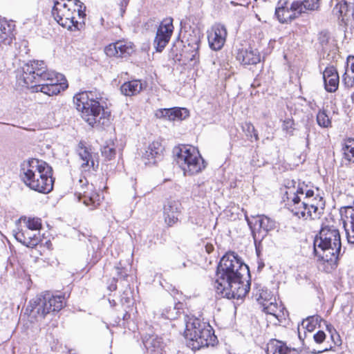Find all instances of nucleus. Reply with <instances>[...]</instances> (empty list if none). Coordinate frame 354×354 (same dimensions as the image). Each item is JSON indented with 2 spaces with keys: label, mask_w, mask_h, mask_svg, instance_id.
I'll return each mask as SVG.
<instances>
[{
  "label": "nucleus",
  "mask_w": 354,
  "mask_h": 354,
  "mask_svg": "<svg viewBox=\"0 0 354 354\" xmlns=\"http://www.w3.org/2000/svg\"><path fill=\"white\" fill-rule=\"evenodd\" d=\"M214 288L218 294L227 299H241L249 292V268L235 252H228L221 259Z\"/></svg>",
  "instance_id": "f257e3e1"
},
{
  "label": "nucleus",
  "mask_w": 354,
  "mask_h": 354,
  "mask_svg": "<svg viewBox=\"0 0 354 354\" xmlns=\"http://www.w3.org/2000/svg\"><path fill=\"white\" fill-rule=\"evenodd\" d=\"M19 84L30 87L48 96L57 95L68 87L64 76L53 71H48L43 61L34 60L26 63L17 75Z\"/></svg>",
  "instance_id": "f03ea898"
},
{
  "label": "nucleus",
  "mask_w": 354,
  "mask_h": 354,
  "mask_svg": "<svg viewBox=\"0 0 354 354\" xmlns=\"http://www.w3.org/2000/svg\"><path fill=\"white\" fill-rule=\"evenodd\" d=\"M73 102L81 112L82 119L90 126L101 127L109 124L111 112L104 109V102L100 92L95 90L76 94Z\"/></svg>",
  "instance_id": "7ed1b4c3"
},
{
  "label": "nucleus",
  "mask_w": 354,
  "mask_h": 354,
  "mask_svg": "<svg viewBox=\"0 0 354 354\" xmlns=\"http://www.w3.org/2000/svg\"><path fill=\"white\" fill-rule=\"evenodd\" d=\"M53 170L46 162L31 158L21 165V178L30 189L42 194H48L53 189Z\"/></svg>",
  "instance_id": "20e7f679"
},
{
  "label": "nucleus",
  "mask_w": 354,
  "mask_h": 354,
  "mask_svg": "<svg viewBox=\"0 0 354 354\" xmlns=\"http://www.w3.org/2000/svg\"><path fill=\"white\" fill-rule=\"evenodd\" d=\"M297 192L300 196L290 193L291 204L290 211L299 218L304 220H316L320 218L324 212L325 201L315 191L309 189L303 183H299Z\"/></svg>",
  "instance_id": "39448f33"
},
{
  "label": "nucleus",
  "mask_w": 354,
  "mask_h": 354,
  "mask_svg": "<svg viewBox=\"0 0 354 354\" xmlns=\"http://www.w3.org/2000/svg\"><path fill=\"white\" fill-rule=\"evenodd\" d=\"M86 6L80 0H55L51 10L54 19L71 31L81 30L84 25Z\"/></svg>",
  "instance_id": "423d86ee"
},
{
  "label": "nucleus",
  "mask_w": 354,
  "mask_h": 354,
  "mask_svg": "<svg viewBox=\"0 0 354 354\" xmlns=\"http://www.w3.org/2000/svg\"><path fill=\"white\" fill-rule=\"evenodd\" d=\"M341 247L339 230L333 226L322 227L314 241L315 256L319 261L327 263L330 269L336 268Z\"/></svg>",
  "instance_id": "0eeeda50"
},
{
  "label": "nucleus",
  "mask_w": 354,
  "mask_h": 354,
  "mask_svg": "<svg viewBox=\"0 0 354 354\" xmlns=\"http://www.w3.org/2000/svg\"><path fill=\"white\" fill-rule=\"evenodd\" d=\"M184 335L187 346L194 351L214 346L217 339L209 324L194 317H187Z\"/></svg>",
  "instance_id": "6e6552de"
},
{
  "label": "nucleus",
  "mask_w": 354,
  "mask_h": 354,
  "mask_svg": "<svg viewBox=\"0 0 354 354\" xmlns=\"http://www.w3.org/2000/svg\"><path fill=\"white\" fill-rule=\"evenodd\" d=\"M64 306V297L54 296L49 292H41L31 299L26 308L30 317L37 321L43 319L46 315L59 311Z\"/></svg>",
  "instance_id": "1a4fd4ad"
},
{
  "label": "nucleus",
  "mask_w": 354,
  "mask_h": 354,
  "mask_svg": "<svg viewBox=\"0 0 354 354\" xmlns=\"http://www.w3.org/2000/svg\"><path fill=\"white\" fill-rule=\"evenodd\" d=\"M175 161L185 175L192 176L201 172L205 167V162L199 151L192 146L183 145L174 148Z\"/></svg>",
  "instance_id": "9d476101"
},
{
  "label": "nucleus",
  "mask_w": 354,
  "mask_h": 354,
  "mask_svg": "<svg viewBox=\"0 0 354 354\" xmlns=\"http://www.w3.org/2000/svg\"><path fill=\"white\" fill-rule=\"evenodd\" d=\"M174 31L173 19H165L159 25L153 41L157 52H162L169 43Z\"/></svg>",
  "instance_id": "9b49d317"
},
{
  "label": "nucleus",
  "mask_w": 354,
  "mask_h": 354,
  "mask_svg": "<svg viewBox=\"0 0 354 354\" xmlns=\"http://www.w3.org/2000/svg\"><path fill=\"white\" fill-rule=\"evenodd\" d=\"M227 35V30L224 25L214 24L207 32L209 47L214 50H221L225 42Z\"/></svg>",
  "instance_id": "f8f14e48"
},
{
  "label": "nucleus",
  "mask_w": 354,
  "mask_h": 354,
  "mask_svg": "<svg viewBox=\"0 0 354 354\" xmlns=\"http://www.w3.org/2000/svg\"><path fill=\"white\" fill-rule=\"evenodd\" d=\"M276 227V222L270 218L261 215L256 218L254 228L252 230V236L256 241L257 239H263L268 232Z\"/></svg>",
  "instance_id": "ddd939ff"
},
{
  "label": "nucleus",
  "mask_w": 354,
  "mask_h": 354,
  "mask_svg": "<svg viewBox=\"0 0 354 354\" xmlns=\"http://www.w3.org/2000/svg\"><path fill=\"white\" fill-rule=\"evenodd\" d=\"M164 147L159 142H153L145 149L142 160L145 165L156 164L163 156Z\"/></svg>",
  "instance_id": "4468645a"
},
{
  "label": "nucleus",
  "mask_w": 354,
  "mask_h": 354,
  "mask_svg": "<svg viewBox=\"0 0 354 354\" xmlns=\"http://www.w3.org/2000/svg\"><path fill=\"white\" fill-rule=\"evenodd\" d=\"M104 51L109 57H126L133 52V48L130 42L118 41L106 46Z\"/></svg>",
  "instance_id": "2eb2a0df"
},
{
  "label": "nucleus",
  "mask_w": 354,
  "mask_h": 354,
  "mask_svg": "<svg viewBox=\"0 0 354 354\" xmlns=\"http://www.w3.org/2000/svg\"><path fill=\"white\" fill-rule=\"evenodd\" d=\"M181 209V203L178 201L170 200L165 204L163 207L164 220L169 227L177 223Z\"/></svg>",
  "instance_id": "dca6fc26"
},
{
  "label": "nucleus",
  "mask_w": 354,
  "mask_h": 354,
  "mask_svg": "<svg viewBox=\"0 0 354 354\" xmlns=\"http://www.w3.org/2000/svg\"><path fill=\"white\" fill-rule=\"evenodd\" d=\"M13 30L14 25L12 22L0 19V57L13 41Z\"/></svg>",
  "instance_id": "f3484780"
},
{
  "label": "nucleus",
  "mask_w": 354,
  "mask_h": 354,
  "mask_svg": "<svg viewBox=\"0 0 354 354\" xmlns=\"http://www.w3.org/2000/svg\"><path fill=\"white\" fill-rule=\"evenodd\" d=\"M340 214L344 219L348 242L354 244V208L352 206L341 207Z\"/></svg>",
  "instance_id": "a211bd4d"
},
{
  "label": "nucleus",
  "mask_w": 354,
  "mask_h": 354,
  "mask_svg": "<svg viewBox=\"0 0 354 354\" xmlns=\"http://www.w3.org/2000/svg\"><path fill=\"white\" fill-rule=\"evenodd\" d=\"M325 89L330 93L335 92L339 86V77L337 69L333 66H327L323 72Z\"/></svg>",
  "instance_id": "6ab92c4d"
},
{
  "label": "nucleus",
  "mask_w": 354,
  "mask_h": 354,
  "mask_svg": "<svg viewBox=\"0 0 354 354\" xmlns=\"http://www.w3.org/2000/svg\"><path fill=\"white\" fill-rule=\"evenodd\" d=\"M156 116L158 118H167L169 120H184L189 115V111L185 108L174 107L171 109H161L156 112Z\"/></svg>",
  "instance_id": "aec40b11"
},
{
  "label": "nucleus",
  "mask_w": 354,
  "mask_h": 354,
  "mask_svg": "<svg viewBox=\"0 0 354 354\" xmlns=\"http://www.w3.org/2000/svg\"><path fill=\"white\" fill-rule=\"evenodd\" d=\"M236 59L243 65H255L261 61L258 50L251 48L239 50Z\"/></svg>",
  "instance_id": "412c9836"
},
{
  "label": "nucleus",
  "mask_w": 354,
  "mask_h": 354,
  "mask_svg": "<svg viewBox=\"0 0 354 354\" xmlns=\"http://www.w3.org/2000/svg\"><path fill=\"white\" fill-rule=\"evenodd\" d=\"M143 344L149 354H162L165 344L162 337L155 335H146Z\"/></svg>",
  "instance_id": "4be33fe9"
},
{
  "label": "nucleus",
  "mask_w": 354,
  "mask_h": 354,
  "mask_svg": "<svg viewBox=\"0 0 354 354\" xmlns=\"http://www.w3.org/2000/svg\"><path fill=\"white\" fill-rule=\"evenodd\" d=\"M30 230H21L15 233V239L28 248H34L40 241L39 236L35 233H32Z\"/></svg>",
  "instance_id": "5701e85b"
},
{
  "label": "nucleus",
  "mask_w": 354,
  "mask_h": 354,
  "mask_svg": "<svg viewBox=\"0 0 354 354\" xmlns=\"http://www.w3.org/2000/svg\"><path fill=\"white\" fill-rule=\"evenodd\" d=\"M80 201L86 206H91L90 209H93L97 207L100 203V194L93 190V185L88 187L87 191L83 193H80Z\"/></svg>",
  "instance_id": "b1692460"
},
{
  "label": "nucleus",
  "mask_w": 354,
  "mask_h": 354,
  "mask_svg": "<svg viewBox=\"0 0 354 354\" xmlns=\"http://www.w3.org/2000/svg\"><path fill=\"white\" fill-rule=\"evenodd\" d=\"M319 7V0L295 1L290 4V9L297 11L300 15L308 10H315Z\"/></svg>",
  "instance_id": "393cba45"
},
{
  "label": "nucleus",
  "mask_w": 354,
  "mask_h": 354,
  "mask_svg": "<svg viewBox=\"0 0 354 354\" xmlns=\"http://www.w3.org/2000/svg\"><path fill=\"white\" fill-rule=\"evenodd\" d=\"M261 304L263 307V311L272 316L277 320H279L283 315V308L281 305H278L276 301H263Z\"/></svg>",
  "instance_id": "a878e982"
},
{
  "label": "nucleus",
  "mask_w": 354,
  "mask_h": 354,
  "mask_svg": "<svg viewBox=\"0 0 354 354\" xmlns=\"http://www.w3.org/2000/svg\"><path fill=\"white\" fill-rule=\"evenodd\" d=\"M142 88V83L135 80L124 83L120 87V91L126 96H133L138 94Z\"/></svg>",
  "instance_id": "bb28decb"
},
{
  "label": "nucleus",
  "mask_w": 354,
  "mask_h": 354,
  "mask_svg": "<svg viewBox=\"0 0 354 354\" xmlns=\"http://www.w3.org/2000/svg\"><path fill=\"white\" fill-rule=\"evenodd\" d=\"M78 154L80 158L82 160V167L84 168L89 166L91 162V167L95 170V162L92 159V153L90 151V149L85 147L82 142H80L78 145Z\"/></svg>",
  "instance_id": "cd10ccee"
},
{
  "label": "nucleus",
  "mask_w": 354,
  "mask_h": 354,
  "mask_svg": "<svg viewBox=\"0 0 354 354\" xmlns=\"http://www.w3.org/2000/svg\"><path fill=\"white\" fill-rule=\"evenodd\" d=\"M279 13H274L278 21L281 24H288L298 18L300 16V13L297 11H295L290 9V6Z\"/></svg>",
  "instance_id": "c85d7f7f"
},
{
  "label": "nucleus",
  "mask_w": 354,
  "mask_h": 354,
  "mask_svg": "<svg viewBox=\"0 0 354 354\" xmlns=\"http://www.w3.org/2000/svg\"><path fill=\"white\" fill-rule=\"evenodd\" d=\"M342 80L347 87L354 86V57L347 59L346 68L342 76Z\"/></svg>",
  "instance_id": "c756f323"
},
{
  "label": "nucleus",
  "mask_w": 354,
  "mask_h": 354,
  "mask_svg": "<svg viewBox=\"0 0 354 354\" xmlns=\"http://www.w3.org/2000/svg\"><path fill=\"white\" fill-rule=\"evenodd\" d=\"M200 43V39L196 36L193 37L190 41L189 39L187 40V45L191 48V53L189 56L187 57V59L190 62H193L194 64L199 62Z\"/></svg>",
  "instance_id": "7c9ffc66"
},
{
  "label": "nucleus",
  "mask_w": 354,
  "mask_h": 354,
  "mask_svg": "<svg viewBox=\"0 0 354 354\" xmlns=\"http://www.w3.org/2000/svg\"><path fill=\"white\" fill-rule=\"evenodd\" d=\"M297 182L294 180H287L285 183L286 191L283 194V202L286 203V206L290 210V207L291 204V196L290 193H293L296 196H300V194L297 192V187L296 188L295 185Z\"/></svg>",
  "instance_id": "2f4dec72"
},
{
  "label": "nucleus",
  "mask_w": 354,
  "mask_h": 354,
  "mask_svg": "<svg viewBox=\"0 0 354 354\" xmlns=\"http://www.w3.org/2000/svg\"><path fill=\"white\" fill-rule=\"evenodd\" d=\"M183 304L177 303L175 304L174 307L169 306L165 308L162 312V316L165 319L173 320L176 319L180 313V309L182 308Z\"/></svg>",
  "instance_id": "473e14b6"
},
{
  "label": "nucleus",
  "mask_w": 354,
  "mask_h": 354,
  "mask_svg": "<svg viewBox=\"0 0 354 354\" xmlns=\"http://www.w3.org/2000/svg\"><path fill=\"white\" fill-rule=\"evenodd\" d=\"M242 129L245 132L248 138H252L253 136L255 140H259V136L254 125L250 122H245L242 124Z\"/></svg>",
  "instance_id": "72a5a7b5"
},
{
  "label": "nucleus",
  "mask_w": 354,
  "mask_h": 354,
  "mask_svg": "<svg viewBox=\"0 0 354 354\" xmlns=\"http://www.w3.org/2000/svg\"><path fill=\"white\" fill-rule=\"evenodd\" d=\"M317 122L319 126L324 128H328L331 124V121L324 110L318 112Z\"/></svg>",
  "instance_id": "f704fd0d"
},
{
  "label": "nucleus",
  "mask_w": 354,
  "mask_h": 354,
  "mask_svg": "<svg viewBox=\"0 0 354 354\" xmlns=\"http://www.w3.org/2000/svg\"><path fill=\"white\" fill-rule=\"evenodd\" d=\"M344 157L354 162V140H348L344 147Z\"/></svg>",
  "instance_id": "c9c22d12"
},
{
  "label": "nucleus",
  "mask_w": 354,
  "mask_h": 354,
  "mask_svg": "<svg viewBox=\"0 0 354 354\" xmlns=\"http://www.w3.org/2000/svg\"><path fill=\"white\" fill-rule=\"evenodd\" d=\"M319 319L320 317L318 316L308 317L306 319L303 320L302 326L304 328H306L308 332H312L315 329Z\"/></svg>",
  "instance_id": "e433bc0d"
},
{
  "label": "nucleus",
  "mask_w": 354,
  "mask_h": 354,
  "mask_svg": "<svg viewBox=\"0 0 354 354\" xmlns=\"http://www.w3.org/2000/svg\"><path fill=\"white\" fill-rule=\"evenodd\" d=\"M334 15L339 17H343L348 12V4L346 1H340L336 4L333 10Z\"/></svg>",
  "instance_id": "4c0bfd02"
},
{
  "label": "nucleus",
  "mask_w": 354,
  "mask_h": 354,
  "mask_svg": "<svg viewBox=\"0 0 354 354\" xmlns=\"http://www.w3.org/2000/svg\"><path fill=\"white\" fill-rule=\"evenodd\" d=\"M26 229L39 230L41 227V219L39 218H28L26 221Z\"/></svg>",
  "instance_id": "58836bf2"
},
{
  "label": "nucleus",
  "mask_w": 354,
  "mask_h": 354,
  "mask_svg": "<svg viewBox=\"0 0 354 354\" xmlns=\"http://www.w3.org/2000/svg\"><path fill=\"white\" fill-rule=\"evenodd\" d=\"M330 39L329 34L327 31H322L318 35V41L322 47V50H326L327 45Z\"/></svg>",
  "instance_id": "ea45409f"
},
{
  "label": "nucleus",
  "mask_w": 354,
  "mask_h": 354,
  "mask_svg": "<svg viewBox=\"0 0 354 354\" xmlns=\"http://www.w3.org/2000/svg\"><path fill=\"white\" fill-rule=\"evenodd\" d=\"M102 156L107 160L113 159L115 154V149L110 146H105L102 149Z\"/></svg>",
  "instance_id": "a19ab883"
},
{
  "label": "nucleus",
  "mask_w": 354,
  "mask_h": 354,
  "mask_svg": "<svg viewBox=\"0 0 354 354\" xmlns=\"http://www.w3.org/2000/svg\"><path fill=\"white\" fill-rule=\"evenodd\" d=\"M115 269L118 279H122L124 280L127 279L129 276L128 270L126 268L122 266L120 262L115 267Z\"/></svg>",
  "instance_id": "79ce46f5"
},
{
  "label": "nucleus",
  "mask_w": 354,
  "mask_h": 354,
  "mask_svg": "<svg viewBox=\"0 0 354 354\" xmlns=\"http://www.w3.org/2000/svg\"><path fill=\"white\" fill-rule=\"evenodd\" d=\"M289 1L288 0H279L277 4V7L275 8L274 13H279L281 12V10H283L285 8H288Z\"/></svg>",
  "instance_id": "37998d69"
},
{
  "label": "nucleus",
  "mask_w": 354,
  "mask_h": 354,
  "mask_svg": "<svg viewBox=\"0 0 354 354\" xmlns=\"http://www.w3.org/2000/svg\"><path fill=\"white\" fill-rule=\"evenodd\" d=\"M313 339L317 344H321L325 340L326 334L323 330H319L313 335Z\"/></svg>",
  "instance_id": "c03bdc74"
},
{
  "label": "nucleus",
  "mask_w": 354,
  "mask_h": 354,
  "mask_svg": "<svg viewBox=\"0 0 354 354\" xmlns=\"http://www.w3.org/2000/svg\"><path fill=\"white\" fill-rule=\"evenodd\" d=\"M294 122L292 120L288 119L283 121L282 129L288 133L292 132L293 129Z\"/></svg>",
  "instance_id": "a18cd8bd"
},
{
  "label": "nucleus",
  "mask_w": 354,
  "mask_h": 354,
  "mask_svg": "<svg viewBox=\"0 0 354 354\" xmlns=\"http://www.w3.org/2000/svg\"><path fill=\"white\" fill-rule=\"evenodd\" d=\"M117 281H118V279H115V277H113L111 279V281L110 284L108 286V289L110 291H114V290H115L117 289V285H116Z\"/></svg>",
  "instance_id": "49530a36"
},
{
  "label": "nucleus",
  "mask_w": 354,
  "mask_h": 354,
  "mask_svg": "<svg viewBox=\"0 0 354 354\" xmlns=\"http://www.w3.org/2000/svg\"><path fill=\"white\" fill-rule=\"evenodd\" d=\"M331 349V347L330 348H326L322 351H316L315 349H313V351H310V353L312 354H319L325 351H328Z\"/></svg>",
  "instance_id": "de8ad7c7"
},
{
  "label": "nucleus",
  "mask_w": 354,
  "mask_h": 354,
  "mask_svg": "<svg viewBox=\"0 0 354 354\" xmlns=\"http://www.w3.org/2000/svg\"><path fill=\"white\" fill-rule=\"evenodd\" d=\"M214 250V246L212 244H206L205 245V251L210 254Z\"/></svg>",
  "instance_id": "09e8293b"
},
{
  "label": "nucleus",
  "mask_w": 354,
  "mask_h": 354,
  "mask_svg": "<svg viewBox=\"0 0 354 354\" xmlns=\"http://www.w3.org/2000/svg\"><path fill=\"white\" fill-rule=\"evenodd\" d=\"M326 328H327V330H328L330 333H331V332H332V330H335V329L333 328V326H332L331 324H327V325H326Z\"/></svg>",
  "instance_id": "8fccbe9b"
}]
</instances>
